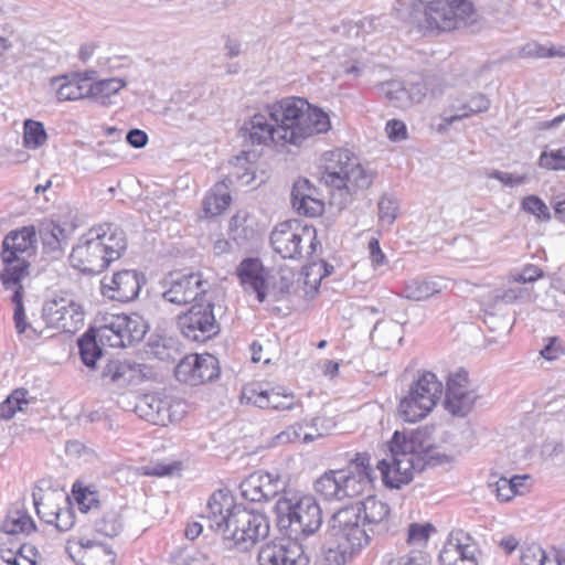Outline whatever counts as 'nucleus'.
<instances>
[{
	"mask_svg": "<svg viewBox=\"0 0 565 565\" xmlns=\"http://www.w3.org/2000/svg\"><path fill=\"white\" fill-rule=\"evenodd\" d=\"M232 166L234 171L224 179L227 184H232L234 180L242 184H249L254 180L255 174L252 164L245 156L236 157Z\"/></svg>",
	"mask_w": 565,
	"mask_h": 565,
	"instance_id": "nucleus-49",
	"label": "nucleus"
},
{
	"mask_svg": "<svg viewBox=\"0 0 565 565\" xmlns=\"http://www.w3.org/2000/svg\"><path fill=\"white\" fill-rule=\"evenodd\" d=\"M134 412L153 425L167 426L180 422L186 414V405L181 399H174L158 394H145L137 397Z\"/></svg>",
	"mask_w": 565,
	"mask_h": 565,
	"instance_id": "nucleus-14",
	"label": "nucleus"
},
{
	"mask_svg": "<svg viewBox=\"0 0 565 565\" xmlns=\"http://www.w3.org/2000/svg\"><path fill=\"white\" fill-rule=\"evenodd\" d=\"M390 455L377 462L384 483L398 489L426 467L450 462L451 457L425 439V433L396 430L388 443Z\"/></svg>",
	"mask_w": 565,
	"mask_h": 565,
	"instance_id": "nucleus-1",
	"label": "nucleus"
},
{
	"mask_svg": "<svg viewBox=\"0 0 565 565\" xmlns=\"http://www.w3.org/2000/svg\"><path fill=\"white\" fill-rule=\"evenodd\" d=\"M217 361L213 355H199L198 374L199 385L218 376Z\"/></svg>",
	"mask_w": 565,
	"mask_h": 565,
	"instance_id": "nucleus-54",
	"label": "nucleus"
},
{
	"mask_svg": "<svg viewBox=\"0 0 565 565\" xmlns=\"http://www.w3.org/2000/svg\"><path fill=\"white\" fill-rule=\"evenodd\" d=\"M353 505L360 510V515L367 524L372 534L384 535L390 532V507L387 503L370 495Z\"/></svg>",
	"mask_w": 565,
	"mask_h": 565,
	"instance_id": "nucleus-22",
	"label": "nucleus"
},
{
	"mask_svg": "<svg viewBox=\"0 0 565 565\" xmlns=\"http://www.w3.org/2000/svg\"><path fill=\"white\" fill-rule=\"evenodd\" d=\"M52 85L55 87L57 99L61 102L90 98L89 83L78 74L54 77L52 78Z\"/></svg>",
	"mask_w": 565,
	"mask_h": 565,
	"instance_id": "nucleus-28",
	"label": "nucleus"
},
{
	"mask_svg": "<svg viewBox=\"0 0 565 565\" xmlns=\"http://www.w3.org/2000/svg\"><path fill=\"white\" fill-rule=\"evenodd\" d=\"M286 487L285 480L278 473L256 471L244 479L241 494L250 502H266L278 495Z\"/></svg>",
	"mask_w": 565,
	"mask_h": 565,
	"instance_id": "nucleus-19",
	"label": "nucleus"
},
{
	"mask_svg": "<svg viewBox=\"0 0 565 565\" xmlns=\"http://www.w3.org/2000/svg\"><path fill=\"white\" fill-rule=\"evenodd\" d=\"M46 523L54 524L61 532L68 531L74 525L72 512L68 509L56 508L53 519H46Z\"/></svg>",
	"mask_w": 565,
	"mask_h": 565,
	"instance_id": "nucleus-60",
	"label": "nucleus"
},
{
	"mask_svg": "<svg viewBox=\"0 0 565 565\" xmlns=\"http://www.w3.org/2000/svg\"><path fill=\"white\" fill-rule=\"evenodd\" d=\"M478 548L472 537L462 530L449 533L439 552L440 565H479Z\"/></svg>",
	"mask_w": 565,
	"mask_h": 565,
	"instance_id": "nucleus-18",
	"label": "nucleus"
},
{
	"mask_svg": "<svg viewBox=\"0 0 565 565\" xmlns=\"http://www.w3.org/2000/svg\"><path fill=\"white\" fill-rule=\"evenodd\" d=\"M539 163L542 168L551 170H565V147L540 156Z\"/></svg>",
	"mask_w": 565,
	"mask_h": 565,
	"instance_id": "nucleus-56",
	"label": "nucleus"
},
{
	"mask_svg": "<svg viewBox=\"0 0 565 565\" xmlns=\"http://www.w3.org/2000/svg\"><path fill=\"white\" fill-rule=\"evenodd\" d=\"M274 511L278 526L296 539L313 535L323 522L320 504L311 494L285 493L277 500Z\"/></svg>",
	"mask_w": 565,
	"mask_h": 565,
	"instance_id": "nucleus-8",
	"label": "nucleus"
},
{
	"mask_svg": "<svg viewBox=\"0 0 565 565\" xmlns=\"http://www.w3.org/2000/svg\"><path fill=\"white\" fill-rule=\"evenodd\" d=\"M436 527L431 523H411L407 527L406 543L412 547H425Z\"/></svg>",
	"mask_w": 565,
	"mask_h": 565,
	"instance_id": "nucleus-48",
	"label": "nucleus"
},
{
	"mask_svg": "<svg viewBox=\"0 0 565 565\" xmlns=\"http://www.w3.org/2000/svg\"><path fill=\"white\" fill-rule=\"evenodd\" d=\"M2 530L8 534H29L35 530L32 518L22 509L10 510L3 521Z\"/></svg>",
	"mask_w": 565,
	"mask_h": 565,
	"instance_id": "nucleus-39",
	"label": "nucleus"
},
{
	"mask_svg": "<svg viewBox=\"0 0 565 565\" xmlns=\"http://www.w3.org/2000/svg\"><path fill=\"white\" fill-rule=\"evenodd\" d=\"M270 395L271 391L264 390L259 384H248L242 391V399L259 408H269V403H275L276 397Z\"/></svg>",
	"mask_w": 565,
	"mask_h": 565,
	"instance_id": "nucleus-47",
	"label": "nucleus"
},
{
	"mask_svg": "<svg viewBox=\"0 0 565 565\" xmlns=\"http://www.w3.org/2000/svg\"><path fill=\"white\" fill-rule=\"evenodd\" d=\"M396 17L427 33L457 29L455 6L444 0H414L408 9L394 7Z\"/></svg>",
	"mask_w": 565,
	"mask_h": 565,
	"instance_id": "nucleus-9",
	"label": "nucleus"
},
{
	"mask_svg": "<svg viewBox=\"0 0 565 565\" xmlns=\"http://www.w3.org/2000/svg\"><path fill=\"white\" fill-rule=\"evenodd\" d=\"M237 276L245 290L256 294L258 301L266 299V270L259 259H244L237 267Z\"/></svg>",
	"mask_w": 565,
	"mask_h": 565,
	"instance_id": "nucleus-25",
	"label": "nucleus"
},
{
	"mask_svg": "<svg viewBox=\"0 0 565 565\" xmlns=\"http://www.w3.org/2000/svg\"><path fill=\"white\" fill-rule=\"evenodd\" d=\"M306 243L309 244L308 255L316 253L317 247L320 246L316 230L302 225L296 220L279 223L270 235V244L274 250L282 258H300Z\"/></svg>",
	"mask_w": 565,
	"mask_h": 565,
	"instance_id": "nucleus-10",
	"label": "nucleus"
},
{
	"mask_svg": "<svg viewBox=\"0 0 565 565\" xmlns=\"http://www.w3.org/2000/svg\"><path fill=\"white\" fill-rule=\"evenodd\" d=\"M371 340L382 349H392L403 340V326L398 321H379L372 332Z\"/></svg>",
	"mask_w": 565,
	"mask_h": 565,
	"instance_id": "nucleus-30",
	"label": "nucleus"
},
{
	"mask_svg": "<svg viewBox=\"0 0 565 565\" xmlns=\"http://www.w3.org/2000/svg\"><path fill=\"white\" fill-rule=\"evenodd\" d=\"M479 398L478 387L470 381L466 370L459 369L449 374L445 398V407L449 413L463 417L473 409Z\"/></svg>",
	"mask_w": 565,
	"mask_h": 565,
	"instance_id": "nucleus-15",
	"label": "nucleus"
},
{
	"mask_svg": "<svg viewBox=\"0 0 565 565\" xmlns=\"http://www.w3.org/2000/svg\"><path fill=\"white\" fill-rule=\"evenodd\" d=\"M356 552L351 545L330 535L323 545V558L328 565H344Z\"/></svg>",
	"mask_w": 565,
	"mask_h": 565,
	"instance_id": "nucleus-35",
	"label": "nucleus"
},
{
	"mask_svg": "<svg viewBox=\"0 0 565 565\" xmlns=\"http://www.w3.org/2000/svg\"><path fill=\"white\" fill-rule=\"evenodd\" d=\"M409 392L436 405L443 393V384L433 372L426 371L411 385Z\"/></svg>",
	"mask_w": 565,
	"mask_h": 565,
	"instance_id": "nucleus-33",
	"label": "nucleus"
},
{
	"mask_svg": "<svg viewBox=\"0 0 565 565\" xmlns=\"http://www.w3.org/2000/svg\"><path fill=\"white\" fill-rule=\"evenodd\" d=\"M74 227H62L54 222H44L40 225L39 234L46 254L53 257H60L63 254L64 246L67 245Z\"/></svg>",
	"mask_w": 565,
	"mask_h": 565,
	"instance_id": "nucleus-26",
	"label": "nucleus"
},
{
	"mask_svg": "<svg viewBox=\"0 0 565 565\" xmlns=\"http://www.w3.org/2000/svg\"><path fill=\"white\" fill-rule=\"evenodd\" d=\"M444 286L440 281L434 279H413L409 280L403 290L405 298L422 301L439 294Z\"/></svg>",
	"mask_w": 565,
	"mask_h": 565,
	"instance_id": "nucleus-36",
	"label": "nucleus"
},
{
	"mask_svg": "<svg viewBox=\"0 0 565 565\" xmlns=\"http://www.w3.org/2000/svg\"><path fill=\"white\" fill-rule=\"evenodd\" d=\"M127 247L125 232L110 224L92 227L73 247L72 266L82 273L99 274L117 260Z\"/></svg>",
	"mask_w": 565,
	"mask_h": 565,
	"instance_id": "nucleus-5",
	"label": "nucleus"
},
{
	"mask_svg": "<svg viewBox=\"0 0 565 565\" xmlns=\"http://www.w3.org/2000/svg\"><path fill=\"white\" fill-rule=\"evenodd\" d=\"M222 296H214L201 302L193 303L191 308L178 316V328L189 340L204 342L220 332L214 309Z\"/></svg>",
	"mask_w": 565,
	"mask_h": 565,
	"instance_id": "nucleus-12",
	"label": "nucleus"
},
{
	"mask_svg": "<svg viewBox=\"0 0 565 565\" xmlns=\"http://www.w3.org/2000/svg\"><path fill=\"white\" fill-rule=\"evenodd\" d=\"M529 300H531V290L527 287L508 286L492 290L482 302L484 323H490L494 319L493 311L502 310V306Z\"/></svg>",
	"mask_w": 565,
	"mask_h": 565,
	"instance_id": "nucleus-23",
	"label": "nucleus"
},
{
	"mask_svg": "<svg viewBox=\"0 0 565 565\" xmlns=\"http://www.w3.org/2000/svg\"><path fill=\"white\" fill-rule=\"evenodd\" d=\"M82 545L86 548V558L90 565H115L116 553L110 546L90 540Z\"/></svg>",
	"mask_w": 565,
	"mask_h": 565,
	"instance_id": "nucleus-42",
	"label": "nucleus"
},
{
	"mask_svg": "<svg viewBox=\"0 0 565 565\" xmlns=\"http://www.w3.org/2000/svg\"><path fill=\"white\" fill-rule=\"evenodd\" d=\"M36 230L33 225L23 226L9 232L2 241L0 257L3 269L0 271V281L8 299L14 306L13 321L18 333H24L30 324L26 321L23 298L25 295V280L31 274L30 257L36 254Z\"/></svg>",
	"mask_w": 565,
	"mask_h": 565,
	"instance_id": "nucleus-2",
	"label": "nucleus"
},
{
	"mask_svg": "<svg viewBox=\"0 0 565 565\" xmlns=\"http://www.w3.org/2000/svg\"><path fill=\"white\" fill-rule=\"evenodd\" d=\"M383 90L387 99H390L396 107L407 108L411 106L407 87L403 83L398 81H391L383 85Z\"/></svg>",
	"mask_w": 565,
	"mask_h": 565,
	"instance_id": "nucleus-50",
	"label": "nucleus"
},
{
	"mask_svg": "<svg viewBox=\"0 0 565 565\" xmlns=\"http://www.w3.org/2000/svg\"><path fill=\"white\" fill-rule=\"evenodd\" d=\"M259 565H309V556L297 541H275L260 547Z\"/></svg>",
	"mask_w": 565,
	"mask_h": 565,
	"instance_id": "nucleus-20",
	"label": "nucleus"
},
{
	"mask_svg": "<svg viewBox=\"0 0 565 565\" xmlns=\"http://www.w3.org/2000/svg\"><path fill=\"white\" fill-rule=\"evenodd\" d=\"M488 177L491 179H495V180L500 181L501 183H503L504 185L510 186V188L524 184L529 181L527 174L515 175L513 173L500 171V170H492L488 174Z\"/></svg>",
	"mask_w": 565,
	"mask_h": 565,
	"instance_id": "nucleus-61",
	"label": "nucleus"
},
{
	"mask_svg": "<svg viewBox=\"0 0 565 565\" xmlns=\"http://www.w3.org/2000/svg\"><path fill=\"white\" fill-rule=\"evenodd\" d=\"M141 288L140 278L135 270H121L102 281V292L111 300L128 302L136 299Z\"/></svg>",
	"mask_w": 565,
	"mask_h": 565,
	"instance_id": "nucleus-21",
	"label": "nucleus"
},
{
	"mask_svg": "<svg viewBox=\"0 0 565 565\" xmlns=\"http://www.w3.org/2000/svg\"><path fill=\"white\" fill-rule=\"evenodd\" d=\"M328 534L351 545L356 551L366 546L375 536L362 520L358 507L353 504L340 509L331 516Z\"/></svg>",
	"mask_w": 565,
	"mask_h": 565,
	"instance_id": "nucleus-13",
	"label": "nucleus"
},
{
	"mask_svg": "<svg viewBox=\"0 0 565 565\" xmlns=\"http://www.w3.org/2000/svg\"><path fill=\"white\" fill-rule=\"evenodd\" d=\"M199 354H190L183 358L175 366V377L192 386L199 385L198 374Z\"/></svg>",
	"mask_w": 565,
	"mask_h": 565,
	"instance_id": "nucleus-43",
	"label": "nucleus"
},
{
	"mask_svg": "<svg viewBox=\"0 0 565 565\" xmlns=\"http://www.w3.org/2000/svg\"><path fill=\"white\" fill-rule=\"evenodd\" d=\"M126 82L121 78H107L89 84V96L102 105L109 103L110 96L117 94Z\"/></svg>",
	"mask_w": 565,
	"mask_h": 565,
	"instance_id": "nucleus-40",
	"label": "nucleus"
},
{
	"mask_svg": "<svg viewBox=\"0 0 565 565\" xmlns=\"http://www.w3.org/2000/svg\"><path fill=\"white\" fill-rule=\"evenodd\" d=\"M231 195L225 180L217 182L205 196L203 206L206 214L212 216L221 214L228 207Z\"/></svg>",
	"mask_w": 565,
	"mask_h": 565,
	"instance_id": "nucleus-34",
	"label": "nucleus"
},
{
	"mask_svg": "<svg viewBox=\"0 0 565 565\" xmlns=\"http://www.w3.org/2000/svg\"><path fill=\"white\" fill-rule=\"evenodd\" d=\"M275 396V403H269V408L275 411H290L295 408L299 402L296 401L294 394H281L271 390V395Z\"/></svg>",
	"mask_w": 565,
	"mask_h": 565,
	"instance_id": "nucleus-62",
	"label": "nucleus"
},
{
	"mask_svg": "<svg viewBox=\"0 0 565 565\" xmlns=\"http://www.w3.org/2000/svg\"><path fill=\"white\" fill-rule=\"evenodd\" d=\"M47 140L44 126L40 121L26 119L23 127V145L29 149H38Z\"/></svg>",
	"mask_w": 565,
	"mask_h": 565,
	"instance_id": "nucleus-45",
	"label": "nucleus"
},
{
	"mask_svg": "<svg viewBox=\"0 0 565 565\" xmlns=\"http://www.w3.org/2000/svg\"><path fill=\"white\" fill-rule=\"evenodd\" d=\"M522 209L534 215L537 220L550 221L551 213L547 205L536 195H527L522 200Z\"/></svg>",
	"mask_w": 565,
	"mask_h": 565,
	"instance_id": "nucleus-53",
	"label": "nucleus"
},
{
	"mask_svg": "<svg viewBox=\"0 0 565 565\" xmlns=\"http://www.w3.org/2000/svg\"><path fill=\"white\" fill-rule=\"evenodd\" d=\"M166 287L163 299L178 306L196 303L223 295L222 290L206 280L201 273L170 275Z\"/></svg>",
	"mask_w": 565,
	"mask_h": 565,
	"instance_id": "nucleus-11",
	"label": "nucleus"
},
{
	"mask_svg": "<svg viewBox=\"0 0 565 565\" xmlns=\"http://www.w3.org/2000/svg\"><path fill=\"white\" fill-rule=\"evenodd\" d=\"M163 118L168 125L181 128L189 125L194 116L190 106L168 107L163 113Z\"/></svg>",
	"mask_w": 565,
	"mask_h": 565,
	"instance_id": "nucleus-51",
	"label": "nucleus"
},
{
	"mask_svg": "<svg viewBox=\"0 0 565 565\" xmlns=\"http://www.w3.org/2000/svg\"><path fill=\"white\" fill-rule=\"evenodd\" d=\"M73 493L82 512L87 513L98 508L99 500L95 491H89L87 489H74Z\"/></svg>",
	"mask_w": 565,
	"mask_h": 565,
	"instance_id": "nucleus-58",
	"label": "nucleus"
},
{
	"mask_svg": "<svg viewBox=\"0 0 565 565\" xmlns=\"http://www.w3.org/2000/svg\"><path fill=\"white\" fill-rule=\"evenodd\" d=\"M228 235L237 246H247L258 237L256 220L249 213L238 211L230 221Z\"/></svg>",
	"mask_w": 565,
	"mask_h": 565,
	"instance_id": "nucleus-27",
	"label": "nucleus"
},
{
	"mask_svg": "<svg viewBox=\"0 0 565 565\" xmlns=\"http://www.w3.org/2000/svg\"><path fill=\"white\" fill-rule=\"evenodd\" d=\"M544 271L532 264L525 265L520 271H515L509 275V284H530L542 278Z\"/></svg>",
	"mask_w": 565,
	"mask_h": 565,
	"instance_id": "nucleus-55",
	"label": "nucleus"
},
{
	"mask_svg": "<svg viewBox=\"0 0 565 565\" xmlns=\"http://www.w3.org/2000/svg\"><path fill=\"white\" fill-rule=\"evenodd\" d=\"M564 353V348L558 338L547 339V343L541 349L540 354L548 361L558 359Z\"/></svg>",
	"mask_w": 565,
	"mask_h": 565,
	"instance_id": "nucleus-64",
	"label": "nucleus"
},
{
	"mask_svg": "<svg viewBox=\"0 0 565 565\" xmlns=\"http://www.w3.org/2000/svg\"><path fill=\"white\" fill-rule=\"evenodd\" d=\"M120 323L121 340H124L122 348L140 342L148 330V324L145 319L138 313L118 315Z\"/></svg>",
	"mask_w": 565,
	"mask_h": 565,
	"instance_id": "nucleus-31",
	"label": "nucleus"
},
{
	"mask_svg": "<svg viewBox=\"0 0 565 565\" xmlns=\"http://www.w3.org/2000/svg\"><path fill=\"white\" fill-rule=\"evenodd\" d=\"M94 529L107 537H115L124 529L121 515L114 510L105 511L94 521Z\"/></svg>",
	"mask_w": 565,
	"mask_h": 565,
	"instance_id": "nucleus-41",
	"label": "nucleus"
},
{
	"mask_svg": "<svg viewBox=\"0 0 565 565\" xmlns=\"http://www.w3.org/2000/svg\"><path fill=\"white\" fill-rule=\"evenodd\" d=\"M273 109L276 111L277 132L280 134L282 146L300 147L307 139L326 134L331 128L329 115L300 97L276 102Z\"/></svg>",
	"mask_w": 565,
	"mask_h": 565,
	"instance_id": "nucleus-6",
	"label": "nucleus"
},
{
	"mask_svg": "<svg viewBox=\"0 0 565 565\" xmlns=\"http://www.w3.org/2000/svg\"><path fill=\"white\" fill-rule=\"evenodd\" d=\"M371 456L358 452L344 469L329 470L315 482V490L326 500H344L364 493L372 482Z\"/></svg>",
	"mask_w": 565,
	"mask_h": 565,
	"instance_id": "nucleus-7",
	"label": "nucleus"
},
{
	"mask_svg": "<svg viewBox=\"0 0 565 565\" xmlns=\"http://www.w3.org/2000/svg\"><path fill=\"white\" fill-rule=\"evenodd\" d=\"M377 205L380 221L386 225L393 224L397 216V202L390 196H382Z\"/></svg>",
	"mask_w": 565,
	"mask_h": 565,
	"instance_id": "nucleus-57",
	"label": "nucleus"
},
{
	"mask_svg": "<svg viewBox=\"0 0 565 565\" xmlns=\"http://www.w3.org/2000/svg\"><path fill=\"white\" fill-rule=\"evenodd\" d=\"M520 559L522 565H562V559L558 556L550 557L536 544L523 547Z\"/></svg>",
	"mask_w": 565,
	"mask_h": 565,
	"instance_id": "nucleus-44",
	"label": "nucleus"
},
{
	"mask_svg": "<svg viewBox=\"0 0 565 565\" xmlns=\"http://www.w3.org/2000/svg\"><path fill=\"white\" fill-rule=\"evenodd\" d=\"M543 301L550 310L556 307H565V277L559 275L551 277L550 287Z\"/></svg>",
	"mask_w": 565,
	"mask_h": 565,
	"instance_id": "nucleus-46",
	"label": "nucleus"
},
{
	"mask_svg": "<svg viewBox=\"0 0 565 565\" xmlns=\"http://www.w3.org/2000/svg\"><path fill=\"white\" fill-rule=\"evenodd\" d=\"M102 343L97 335L93 332L92 329L86 331L83 337L78 340L79 354L83 363L94 369L96 366L97 360H99L103 355Z\"/></svg>",
	"mask_w": 565,
	"mask_h": 565,
	"instance_id": "nucleus-37",
	"label": "nucleus"
},
{
	"mask_svg": "<svg viewBox=\"0 0 565 565\" xmlns=\"http://www.w3.org/2000/svg\"><path fill=\"white\" fill-rule=\"evenodd\" d=\"M302 433V424H296L287 427L284 431L275 436V445H286L300 439Z\"/></svg>",
	"mask_w": 565,
	"mask_h": 565,
	"instance_id": "nucleus-63",
	"label": "nucleus"
},
{
	"mask_svg": "<svg viewBox=\"0 0 565 565\" xmlns=\"http://www.w3.org/2000/svg\"><path fill=\"white\" fill-rule=\"evenodd\" d=\"M490 107V100L482 94H477L472 96L469 102L458 108L457 113L451 116H444L443 120L445 121V126L440 125L439 130L446 129L448 126L452 125L455 121L468 118L472 114H479L488 110Z\"/></svg>",
	"mask_w": 565,
	"mask_h": 565,
	"instance_id": "nucleus-38",
	"label": "nucleus"
},
{
	"mask_svg": "<svg viewBox=\"0 0 565 565\" xmlns=\"http://www.w3.org/2000/svg\"><path fill=\"white\" fill-rule=\"evenodd\" d=\"M317 190L307 179H298L291 190V204L299 214L316 217L322 214L324 204L316 198Z\"/></svg>",
	"mask_w": 565,
	"mask_h": 565,
	"instance_id": "nucleus-24",
	"label": "nucleus"
},
{
	"mask_svg": "<svg viewBox=\"0 0 565 565\" xmlns=\"http://www.w3.org/2000/svg\"><path fill=\"white\" fill-rule=\"evenodd\" d=\"M386 565H433V563L428 554L412 551L406 555L390 559Z\"/></svg>",
	"mask_w": 565,
	"mask_h": 565,
	"instance_id": "nucleus-59",
	"label": "nucleus"
},
{
	"mask_svg": "<svg viewBox=\"0 0 565 565\" xmlns=\"http://www.w3.org/2000/svg\"><path fill=\"white\" fill-rule=\"evenodd\" d=\"M209 526L232 541L239 551H248L269 533L265 514L236 504L234 498L223 491L213 493L203 516Z\"/></svg>",
	"mask_w": 565,
	"mask_h": 565,
	"instance_id": "nucleus-3",
	"label": "nucleus"
},
{
	"mask_svg": "<svg viewBox=\"0 0 565 565\" xmlns=\"http://www.w3.org/2000/svg\"><path fill=\"white\" fill-rule=\"evenodd\" d=\"M43 318L51 327L64 332H75L84 323V311L73 299L58 297L44 303Z\"/></svg>",
	"mask_w": 565,
	"mask_h": 565,
	"instance_id": "nucleus-17",
	"label": "nucleus"
},
{
	"mask_svg": "<svg viewBox=\"0 0 565 565\" xmlns=\"http://www.w3.org/2000/svg\"><path fill=\"white\" fill-rule=\"evenodd\" d=\"M273 104H267L246 119L241 128L244 138L250 145L282 146L280 134L277 132L278 120Z\"/></svg>",
	"mask_w": 565,
	"mask_h": 565,
	"instance_id": "nucleus-16",
	"label": "nucleus"
},
{
	"mask_svg": "<svg viewBox=\"0 0 565 565\" xmlns=\"http://www.w3.org/2000/svg\"><path fill=\"white\" fill-rule=\"evenodd\" d=\"M120 323L118 315L105 313L95 320V324L90 328L99 339L102 345L110 348H122Z\"/></svg>",
	"mask_w": 565,
	"mask_h": 565,
	"instance_id": "nucleus-29",
	"label": "nucleus"
},
{
	"mask_svg": "<svg viewBox=\"0 0 565 565\" xmlns=\"http://www.w3.org/2000/svg\"><path fill=\"white\" fill-rule=\"evenodd\" d=\"M320 181L330 189V204L343 210L354 198L367 190L374 179L359 158L348 149L338 148L321 157Z\"/></svg>",
	"mask_w": 565,
	"mask_h": 565,
	"instance_id": "nucleus-4",
	"label": "nucleus"
},
{
	"mask_svg": "<svg viewBox=\"0 0 565 565\" xmlns=\"http://www.w3.org/2000/svg\"><path fill=\"white\" fill-rule=\"evenodd\" d=\"M130 372V365L126 362L110 361L103 369L102 376L111 383L121 384L128 381L127 374Z\"/></svg>",
	"mask_w": 565,
	"mask_h": 565,
	"instance_id": "nucleus-52",
	"label": "nucleus"
},
{
	"mask_svg": "<svg viewBox=\"0 0 565 565\" xmlns=\"http://www.w3.org/2000/svg\"><path fill=\"white\" fill-rule=\"evenodd\" d=\"M435 406V404L420 396L417 397L408 391V394L401 401L398 409L401 417L405 422L416 423L425 418Z\"/></svg>",
	"mask_w": 565,
	"mask_h": 565,
	"instance_id": "nucleus-32",
	"label": "nucleus"
}]
</instances>
